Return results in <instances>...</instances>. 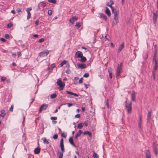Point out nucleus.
I'll list each match as a JSON object with an SVG mask.
<instances>
[{"label":"nucleus","instance_id":"1","mask_svg":"<svg viewBox=\"0 0 158 158\" xmlns=\"http://www.w3.org/2000/svg\"><path fill=\"white\" fill-rule=\"evenodd\" d=\"M123 63H121L118 65L117 69L116 72V77L118 78L120 76V74L122 70Z\"/></svg>","mask_w":158,"mask_h":158},{"label":"nucleus","instance_id":"2","mask_svg":"<svg viewBox=\"0 0 158 158\" xmlns=\"http://www.w3.org/2000/svg\"><path fill=\"white\" fill-rule=\"evenodd\" d=\"M127 101H126L125 102L126 103L125 105V107L127 109V111L128 113L129 114H130L132 112V105H131V102H129L127 103Z\"/></svg>","mask_w":158,"mask_h":158},{"label":"nucleus","instance_id":"3","mask_svg":"<svg viewBox=\"0 0 158 158\" xmlns=\"http://www.w3.org/2000/svg\"><path fill=\"white\" fill-rule=\"evenodd\" d=\"M56 84L59 86V89L60 90H62L65 85L64 82L60 79L57 80Z\"/></svg>","mask_w":158,"mask_h":158},{"label":"nucleus","instance_id":"4","mask_svg":"<svg viewBox=\"0 0 158 158\" xmlns=\"http://www.w3.org/2000/svg\"><path fill=\"white\" fill-rule=\"evenodd\" d=\"M157 11L153 13V22L155 24H156L157 21V17L158 16V0H157Z\"/></svg>","mask_w":158,"mask_h":158},{"label":"nucleus","instance_id":"5","mask_svg":"<svg viewBox=\"0 0 158 158\" xmlns=\"http://www.w3.org/2000/svg\"><path fill=\"white\" fill-rule=\"evenodd\" d=\"M48 104H43L40 108L39 112H40L43 110H45L48 108Z\"/></svg>","mask_w":158,"mask_h":158},{"label":"nucleus","instance_id":"6","mask_svg":"<svg viewBox=\"0 0 158 158\" xmlns=\"http://www.w3.org/2000/svg\"><path fill=\"white\" fill-rule=\"evenodd\" d=\"M153 62H155V65L154 66L152 71L153 73H155L157 69L158 68V60H154V61Z\"/></svg>","mask_w":158,"mask_h":158},{"label":"nucleus","instance_id":"7","mask_svg":"<svg viewBox=\"0 0 158 158\" xmlns=\"http://www.w3.org/2000/svg\"><path fill=\"white\" fill-rule=\"evenodd\" d=\"M61 152H59L58 158H62L63 152H64V146H60Z\"/></svg>","mask_w":158,"mask_h":158},{"label":"nucleus","instance_id":"8","mask_svg":"<svg viewBox=\"0 0 158 158\" xmlns=\"http://www.w3.org/2000/svg\"><path fill=\"white\" fill-rule=\"evenodd\" d=\"M49 53L48 51H46V52L43 51L42 52H40L39 54V56L40 57H44L47 56Z\"/></svg>","mask_w":158,"mask_h":158},{"label":"nucleus","instance_id":"9","mask_svg":"<svg viewBox=\"0 0 158 158\" xmlns=\"http://www.w3.org/2000/svg\"><path fill=\"white\" fill-rule=\"evenodd\" d=\"M82 56V53L80 51H77L75 54V56L77 58H81Z\"/></svg>","mask_w":158,"mask_h":158},{"label":"nucleus","instance_id":"10","mask_svg":"<svg viewBox=\"0 0 158 158\" xmlns=\"http://www.w3.org/2000/svg\"><path fill=\"white\" fill-rule=\"evenodd\" d=\"M78 17L77 16H75L73 17L71 19L69 20V21L72 24H73L74 23V22L77 20Z\"/></svg>","mask_w":158,"mask_h":158},{"label":"nucleus","instance_id":"11","mask_svg":"<svg viewBox=\"0 0 158 158\" xmlns=\"http://www.w3.org/2000/svg\"><path fill=\"white\" fill-rule=\"evenodd\" d=\"M139 120L138 123V127L139 129L140 130H141L142 129V127H141V124L142 123V117L141 115H140L139 117Z\"/></svg>","mask_w":158,"mask_h":158},{"label":"nucleus","instance_id":"12","mask_svg":"<svg viewBox=\"0 0 158 158\" xmlns=\"http://www.w3.org/2000/svg\"><path fill=\"white\" fill-rule=\"evenodd\" d=\"M157 48H156L155 49L154 52V55L153 56V61H154V60H157L156 59V57L157 56Z\"/></svg>","mask_w":158,"mask_h":158},{"label":"nucleus","instance_id":"13","mask_svg":"<svg viewBox=\"0 0 158 158\" xmlns=\"http://www.w3.org/2000/svg\"><path fill=\"white\" fill-rule=\"evenodd\" d=\"M131 99L133 101H135V92L134 90L132 91V93L131 95Z\"/></svg>","mask_w":158,"mask_h":158},{"label":"nucleus","instance_id":"14","mask_svg":"<svg viewBox=\"0 0 158 158\" xmlns=\"http://www.w3.org/2000/svg\"><path fill=\"white\" fill-rule=\"evenodd\" d=\"M124 47V43H123L121 45L119 46L118 49V52H120Z\"/></svg>","mask_w":158,"mask_h":158},{"label":"nucleus","instance_id":"15","mask_svg":"<svg viewBox=\"0 0 158 158\" xmlns=\"http://www.w3.org/2000/svg\"><path fill=\"white\" fill-rule=\"evenodd\" d=\"M77 66L79 68L83 69L86 67V65L85 64H77Z\"/></svg>","mask_w":158,"mask_h":158},{"label":"nucleus","instance_id":"16","mask_svg":"<svg viewBox=\"0 0 158 158\" xmlns=\"http://www.w3.org/2000/svg\"><path fill=\"white\" fill-rule=\"evenodd\" d=\"M146 158H151L150 152L149 150H146Z\"/></svg>","mask_w":158,"mask_h":158},{"label":"nucleus","instance_id":"17","mask_svg":"<svg viewBox=\"0 0 158 158\" xmlns=\"http://www.w3.org/2000/svg\"><path fill=\"white\" fill-rule=\"evenodd\" d=\"M69 141L70 144H71L74 147H76L75 144L73 142V138L72 137H70L69 138Z\"/></svg>","mask_w":158,"mask_h":158},{"label":"nucleus","instance_id":"18","mask_svg":"<svg viewBox=\"0 0 158 158\" xmlns=\"http://www.w3.org/2000/svg\"><path fill=\"white\" fill-rule=\"evenodd\" d=\"M153 150L155 155L156 156L158 155V152L156 147L154 145L153 147Z\"/></svg>","mask_w":158,"mask_h":158},{"label":"nucleus","instance_id":"19","mask_svg":"<svg viewBox=\"0 0 158 158\" xmlns=\"http://www.w3.org/2000/svg\"><path fill=\"white\" fill-rule=\"evenodd\" d=\"M105 12L107 15L108 16H110V10H109V8L107 7H106V8Z\"/></svg>","mask_w":158,"mask_h":158},{"label":"nucleus","instance_id":"20","mask_svg":"<svg viewBox=\"0 0 158 158\" xmlns=\"http://www.w3.org/2000/svg\"><path fill=\"white\" fill-rule=\"evenodd\" d=\"M40 152V148H36L34 150V153L35 154H39Z\"/></svg>","mask_w":158,"mask_h":158},{"label":"nucleus","instance_id":"21","mask_svg":"<svg viewBox=\"0 0 158 158\" xmlns=\"http://www.w3.org/2000/svg\"><path fill=\"white\" fill-rule=\"evenodd\" d=\"M82 133V131L81 130H80L75 136V138L77 139L78 137L80 136L81 134Z\"/></svg>","mask_w":158,"mask_h":158},{"label":"nucleus","instance_id":"22","mask_svg":"<svg viewBox=\"0 0 158 158\" xmlns=\"http://www.w3.org/2000/svg\"><path fill=\"white\" fill-rule=\"evenodd\" d=\"M100 17L101 18L105 20H106L107 19V18L106 15L102 13L100 14Z\"/></svg>","mask_w":158,"mask_h":158},{"label":"nucleus","instance_id":"23","mask_svg":"<svg viewBox=\"0 0 158 158\" xmlns=\"http://www.w3.org/2000/svg\"><path fill=\"white\" fill-rule=\"evenodd\" d=\"M6 114L5 111L4 110H1V114L0 116L3 118Z\"/></svg>","mask_w":158,"mask_h":158},{"label":"nucleus","instance_id":"24","mask_svg":"<svg viewBox=\"0 0 158 158\" xmlns=\"http://www.w3.org/2000/svg\"><path fill=\"white\" fill-rule=\"evenodd\" d=\"M83 134L84 135H89V136L90 137L92 135V133L90 131H85L84 132Z\"/></svg>","mask_w":158,"mask_h":158},{"label":"nucleus","instance_id":"25","mask_svg":"<svg viewBox=\"0 0 158 158\" xmlns=\"http://www.w3.org/2000/svg\"><path fill=\"white\" fill-rule=\"evenodd\" d=\"M112 69L111 68H110L108 69V72L109 73V77L110 78H112V73L111 72Z\"/></svg>","mask_w":158,"mask_h":158},{"label":"nucleus","instance_id":"26","mask_svg":"<svg viewBox=\"0 0 158 158\" xmlns=\"http://www.w3.org/2000/svg\"><path fill=\"white\" fill-rule=\"evenodd\" d=\"M151 113L152 112L151 111H149L148 114L147 119L148 120H150L151 119Z\"/></svg>","mask_w":158,"mask_h":158},{"label":"nucleus","instance_id":"27","mask_svg":"<svg viewBox=\"0 0 158 158\" xmlns=\"http://www.w3.org/2000/svg\"><path fill=\"white\" fill-rule=\"evenodd\" d=\"M81 60L82 62H85L86 60V57L83 56L81 57Z\"/></svg>","mask_w":158,"mask_h":158},{"label":"nucleus","instance_id":"28","mask_svg":"<svg viewBox=\"0 0 158 158\" xmlns=\"http://www.w3.org/2000/svg\"><path fill=\"white\" fill-rule=\"evenodd\" d=\"M42 139L44 143H46V144H48L49 143V142L45 138H42Z\"/></svg>","mask_w":158,"mask_h":158},{"label":"nucleus","instance_id":"29","mask_svg":"<svg viewBox=\"0 0 158 158\" xmlns=\"http://www.w3.org/2000/svg\"><path fill=\"white\" fill-rule=\"evenodd\" d=\"M93 155L94 158H99L98 155L95 152H93Z\"/></svg>","mask_w":158,"mask_h":158},{"label":"nucleus","instance_id":"30","mask_svg":"<svg viewBox=\"0 0 158 158\" xmlns=\"http://www.w3.org/2000/svg\"><path fill=\"white\" fill-rule=\"evenodd\" d=\"M84 124L82 123H81L79 124L77 126V127L79 129L81 128L84 126Z\"/></svg>","mask_w":158,"mask_h":158},{"label":"nucleus","instance_id":"31","mask_svg":"<svg viewBox=\"0 0 158 158\" xmlns=\"http://www.w3.org/2000/svg\"><path fill=\"white\" fill-rule=\"evenodd\" d=\"M56 96V94H51L50 96V98L51 99H53L55 98Z\"/></svg>","mask_w":158,"mask_h":158},{"label":"nucleus","instance_id":"32","mask_svg":"<svg viewBox=\"0 0 158 158\" xmlns=\"http://www.w3.org/2000/svg\"><path fill=\"white\" fill-rule=\"evenodd\" d=\"M67 61L65 60H64L61 62L60 64V66H62L64 64H66V63Z\"/></svg>","mask_w":158,"mask_h":158},{"label":"nucleus","instance_id":"33","mask_svg":"<svg viewBox=\"0 0 158 158\" xmlns=\"http://www.w3.org/2000/svg\"><path fill=\"white\" fill-rule=\"evenodd\" d=\"M27 19H29L31 17V14L30 12H27Z\"/></svg>","mask_w":158,"mask_h":158},{"label":"nucleus","instance_id":"34","mask_svg":"<svg viewBox=\"0 0 158 158\" xmlns=\"http://www.w3.org/2000/svg\"><path fill=\"white\" fill-rule=\"evenodd\" d=\"M63 146V139L62 138H61L60 141V146Z\"/></svg>","mask_w":158,"mask_h":158},{"label":"nucleus","instance_id":"35","mask_svg":"<svg viewBox=\"0 0 158 158\" xmlns=\"http://www.w3.org/2000/svg\"><path fill=\"white\" fill-rule=\"evenodd\" d=\"M48 1L49 2H51L52 3H55L56 2L55 0H48Z\"/></svg>","mask_w":158,"mask_h":158},{"label":"nucleus","instance_id":"36","mask_svg":"<svg viewBox=\"0 0 158 158\" xmlns=\"http://www.w3.org/2000/svg\"><path fill=\"white\" fill-rule=\"evenodd\" d=\"M75 27H76L77 28L80 27H81L80 23H77L75 25Z\"/></svg>","mask_w":158,"mask_h":158},{"label":"nucleus","instance_id":"37","mask_svg":"<svg viewBox=\"0 0 158 158\" xmlns=\"http://www.w3.org/2000/svg\"><path fill=\"white\" fill-rule=\"evenodd\" d=\"M6 79V77H1V81H5Z\"/></svg>","mask_w":158,"mask_h":158},{"label":"nucleus","instance_id":"38","mask_svg":"<svg viewBox=\"0 0 158 158\" xmlns=\"http://www.w3.org/2000/svg\"><path fill=\"white\" fill-rule=\"evenodd\" d=\"M48 13L49 15H51L52 14V10H48Z\"/></svg>","mask_w":158,"mask_h":158},{"label":"nucleus","instance_id":"39","mask_svg":"<svg viewBox=\"0 0 158 158\" xmlns=\"http://www.w3.org/2000/svg\"><path fill=\"white\" fill-rule=\"evenodd\" d=\"M12 24L11 23H9L7 26V28H10L12 26Z\"/></svg>","mask_w":158,"mask_h":158},{"label":"nucleus","instance_id":"40","mask_svg":"<svg viewBox=\"0 0 158 158\" xmlns=\"http://www.w3.org/2000/svg\"><path fill=\"white\" fill-rule=\"evenodd\" d=\"M32 10L31 7L27 8L26 9V11L27 12H30V11Z\"/></svg>","mask_w":158,"mask_h":158},{"label":"nucleus","instance_id":"41","mask_svg":"<svg viewBox=\"0 0 158 158\" xmlns=\"http://www.w3.org/2000/svg\"><path fill=\"white\" fill-rule=\"evenodd\" d=\"M89 76V73H85L83 75V77H88Z\"/></svg>","mask_w":158,"mask_h":158},{"label":"nucleus","instance_id":"42","mask_svg":"<svg viewBox=\"0 0 158 158\" xmlns=\"http://www.w3.org/2000/svg\"><path fill=\"white\" fill-rule=\"evenodd\" d=\"M109 2L110 3V5H107V6H112V5L113 4V2L112 0H110Z\"/></svg>","mask_w":158,"mask_h":158},{"label":"nucleus","instance_id":"43","mask_svg":"<svg viewBox=\"0 0 158 158\" xmlns=\"http://www.w3.org/2000/svg\"><path fill=\"white\" fill-rule=\"evenodd\" d=\"M58 135L56 134L54 135L53 136V138L54 139H57L58 138Z\"/></svg>","mask_w":158,"mask_h":158},{"label":"nucleus","instance_id":"44","mask_svg":"<svg viewBox=\"0 0 158 158\" xmlns=\"http://www.w3.org/2000/svg\"><path fill=\"white\" fill-rule=\"evenodd\" d=\"M114 19L115 21V23H117L118 21V17H114Z\"/></svg>","mask_w":158,"mask_h":158},{"label":"nucleus","instance_id":"45","mask_svg":"<svg viewBox=\"0 0 158 158\" xmlns=\"http://www.w3.org/2000/svg\"><path fill=\"white\" fill-rule=\"evenodd\" d=\"M66 73L67 74H69L71 73V71L69 69H67L66 70Z\"/></svg>","mask_w":158,"mask_h":158},{"label":"nucleus","instance_id":"46","mask_svg":"<svg viewBox=\"0 0 158 158\" xmlns=\"http://www.w3.org/2000/svg\"><path fill=\"white\" fill-rule=\"evenodd\" d=\"M51 119L53 121L56 120L57 118L56 117H52L51 118Z\"/></svg>","mask_w":158,"mask_h":158},{"label":"nucleus","instance_id":"47","mask_svg":"<svg viewBox=\"0 0 158 158\" xmlns=\"http://www.w3.org/2000/svg\"><path fill=\"white\" fill-rule=\"evenodd\" d=\"M40 3H41V6L43 7H44L46 6V3L43 2H41Z\"/></svg>","mask_w":158,"mask_h":158},{"label":"nucleus","instance_id":"48","mask_svg":"<svg viewBox=\"0 0 158 158\" xmlns=\"http://www.w3.org/2000/svg\"><path fill=\"white\" fill-rule=\"evenodd\" d=\"M44 41V39L43 38L40 39L39 40V42L40 43H41L43 42Z\"/></svg>","mask_w":158,"mask_h":158},{"label":"nucleus","instance_id":"49","mask_svg":"<svg viewBox=\"0 0 158 158\" xmlns=\"http://www.w3.org/2000/svg\"><path fill=\"white\" fill-rule=\"evenodd\" d=\"M13 106L12 105L10 107V108L9 109V110L10 111H13Z\"/></svg>","mask_w":158,"mask_h":158},{"label":"nucleus","instance_id":"50","mask_svg":"<svg viewBox=\"0 0 158 158\" xmlns=\"http://www.w3.org/2000/svg\"><path fill=\"white\" fill-rule=\"evenodd\" d=\"M39 21L38 20H36L35 22V24L36 26H37L39 24Z\"/></svg>","mask_w":158,"mask_h":158},{"label":"nucleus","instance_id":"51","mask_svg":"<svg viewBox=\"0 0 158 158\" xmlns=\"http://www.w3.org/2000/svg\"><path fill=\"white\" fill-rule=\"evenodd\" d=\"M5 37L6 39H8L9 38V36L8 34H6L5 35Z\"/></svg>","mask_w":158,"mask_h":158},{"label":"nucleus","instance_id":"52","mask_svg":"<svg viewBox=\"0 0 158 158\" xmlns=\"http://www.w3.org/2000/svg\"><path fill=\"white\" fill-rule=\"evenodd\" d=\"M66 93H67V94H70V95H72L73 94V92H71L69 91H66Z\"/></svg>","mask_w":158,"mask_h":158},{"label":"nucleus","instance_id":"53","mask_svg":"<svg viewBox=\"0 0 158 158\" xmlns=\"http://www.w3.org/2000/svg\"><path fill=\"white\" fill-rule=\"evenodd\" d=\"M82 80H83L82 78H81L79 81V83L80 84L82 83L83 82Z\"/></svg>","mask_w":158,"mask_h":158},{"label":"nucleus","instance_id":"54","mask_svg":"<svg viewBox=\"0 0 158 158\" xmlns=\"http://www.w3.org/2000/svg\"><path fill=\"white\" fill-rule=\"evenodd\" d=\"M17 54L18 55V57L20 56L21 55V52H18L17 53Z\"/></svg>","mask_w":158,"mask_h":158},{"label":"nucleus","instance_id":"55","mask_svg":"<svg viewBox=\"0 0 158 158\" xmlns=\"http://www.w3.org/2000/svg\"><path fill=\"white\" fill-rule=\"evenodd\" d=\"M0 40L1 41H2V42H5L6 41V40L5 39L3 38H1L0 39Z\"/></svg>","mask_w":158,"mask_h":158},{"label":"nucleus","instance_id":"56","mask_svg":"<svg viewBox=\"0 0 158 158\" xmlns=\"http://www.w3.org/2000/svg\"><path fill=\"white\" fill-rule=\"evenodd\" d=\"M80 117V115L79 114H78L76 115L75 116V117L76 118H79Z\"/></svg>","mask_w":158,"mask_h":158},{"label":"nucleus","instance_id":"57","mask_svg":"<svg viewBox=\"0 0 158 158\" xmlns=\"http://www.w3.org/2000/svg\"><path fill=\"white\" fill-rule=\"evenodd\" d=\"M106 105L107 106V107L108 108H109V105L108 104V99H107V101L106 102Z\"/></svg>","mask_w":158,"mask_h":158},{"label":"nucleus","instance_id":"58","mask_svg":"<svg viewBox=\"0 0 158 158\" xmlns=\"http://www.w3.org/2000/svg\"><path fill=\"white\" fill-rule=\"evenodd\" d=\"M114 17H118L117 15H118V13L117 12H115L114 13Z\"/></svg>","mask_w":158,"mask_h":158},{"label":"nucleus","instance_id":"59","mask_svg":"<svg viewBox=\"0 0 158 158\" xmlns=\"http://www.w3.org/2000/svg\"><path fill=\"white\" fill-rule=\"evenodd\" d=\"M84 124L86 127L88 125V123L86 121L84 122Z\"/></svg>","mask_w":158,"mask_h":158},{"label":"nucleus","instance_id":"60","mask_svg":"<svg viewBox=\"0 0 158 158\" xmlns=\"http://www.w3.org/2000/svg\"><path fill=\"white\" fill-rule=\"evenodd\" d=\"M40 6H39V4H38L37 7H36V10H38L39 9H40Z\"/></svg>","mask_w":158,"mask_h":158},{"label":"nucleus","instance_id":"61","mask_svg":"<svg viewBox=\"0 0 158 158\" xmlns=\"http://www.w3.org/2000/svg\"><path fill=\"white\" fill-rule=\"evenodd\" d=\"M67 105L68 107H70L73 105V104L70 103H68Z\"/></svg>","mask_w":158,"mask_h":158},{"label":"nucleus","instance_id":"62","mask_svg":"<svg viewBox=\"0 0 158 158\" xmlns=\"http://www.w3.org/2000/svg\"><path fill=\"white\" fill-rule=\"evenodd\" d=\"M152 75H153V79L154 80H155V73H154L153 72H152Z\"/></svg>","mask_w":158,"mask_h":158},{"label":"nucleus","instance_id":"63","mask_svg":"<svg viewBox=\"0 0 158 158\" xmlns=\"http://www.w3.org/2000/svg\"><path fill=\"white\" fill-rule=\"evenodd\" d=\"M16 11L18 12H21V9L20 8H18L17 9H16Z\"/></svg>","mask_w":158,"mask_h":158},{"label":"nucleus","instance_id":"64","mask_svg":"<svg viewBox=\"0 0 158 158\" xmlns=\"http://www.w3.org/2000/svg\"><path fill=\"white\" fill-rule=\"evenodd\" d=\"M89 86V85H88V84H85V87L86 88V89H87L88 88V87Z\"/></svg>","mask_w":158,"mask_h":158}]
</instances>
